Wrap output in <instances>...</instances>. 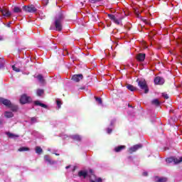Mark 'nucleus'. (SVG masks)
<instances>
[{"label": "nucleus", "mask_w": 182, "mask_h": 182, "mask_svg": "<svg viewBox=\"0 0 182 182\" xmlns=\"http://www.w3.org/2000/svg\"><path fill=\"white\" fill-rule=\"evenodd\" d=\"M63 19H65V14H63V11H60L55 17L54 25L55 28L50 26V31L55 29V31L60 32L62 31V22H63Z\"/></svg>", "instance_id": "obj_1"}, {"label": "nucleus", "mask_w": 182, "mask_h": 182, "mask_svg": "<svg viewBox=\"0 0 182 182\" xmlns=\"http://www.w3.org/2000/svg\"><path fill=\"white\" fill-rule=\"evenodd\" d=\"M0 103H2L3 105H4V106H6V107H9V109H11V110H12V112H16V110H18V106H16L14 104H11V101H9V100H6V99L1 97Z\"/></svg>", "instance_id": "obj_2"}, {"label": "nucleus", "mask_w": 182, "mask_h": 182, "mask_svg": "<svg viewBox=\"0 0 182 182\" xmlns=\"http://www.w3.org/2000/svg\"><path fill=\"white\" fill-rule=\"evenodd\" d=\"M138 82V85L139 86L140 89L144 90V93H149V87H147V84L146 83V80H136Z\"/></svg>", "instance_id": "obj_3"}, {"label": "nucleus", "mask_w": 182, "mask_h": 182, "mask_svg": "<svg viewBox=\"0 0 182 182\" xmlns=\"http://www.w3.org/2000/svg\"><path fill=\"white\" fill-rule=\"evenodd\" d=\"M108 17L109 18V19H111V21H113V22L117 25H120L122 23V20L123 19V17L117 18L116 17V16L113 14H108Z\"/></svg>", "instance_id": "obj_4"}, {"label": "nucleus", "mask_w": 182, "mask_h": 182, "mask_svg": "<svg viewBox=\"0 0 182 182\" xmlns=\"http://www.w3.org/2000/svg\"><path fill=\"white\" fill-rule=\"evenodd\" d=\"M23 11H26V12H29L30 14H33L36 12L37 9L36 7L33 5H30V6H23Z\"/></svg>", "instance_id": "obj_5"}, {"label": "nucleus", "mask_w": 182, "mask_h": 182, "mask_svg": "<svg viewBox=\"0 0 182 182\" xmlns=\"http://www.w3.org/2000/svg\"><path fill=\"white\" fill-rule=\"evenodd\" d=\"M166 163H174L175 164H178V163L182 162V156L179 159L174 158V157H169L166 159Z\"/></svg>", "instance_id": "obj_6"}, {"label": "nucleus", "mask_w": 182, "mask_h": 182, "mask_svg": "<svg viewBox=\"0 0 182 182\" xmlns=\"http://www.w3.org/2000/svg\"><path fill=\"white\" fill-rule=\"evenodd\" d=\"M0 12L2 14L3 16L6 18H9V16H12V12L9 11L6 8H1Z\"/></svg>", "instance_id": "obj_7"}, {"label": "nucleus", "mask_w": 182, "mask_h": 182, "mask_svg": "<svg viewBox=\"0 0 182 182\" xmlns=\"http://www.w3.org/2000/svg\"><path fill=\"white\" fill-rule=\"evenodd\" d=\"M31 99L30 97H28L26 95H23L20 99V102L21 105H26V103H29L31 102Z\"/></svg>", "instance_id": "obj_8"}, {"label": "nucleus", "mask_w": 182, "mask_h": 182, "mask_svg": "<svg viewBox=\"0 0 182 182\" xmlns=\"http://www.w3.org/2000/svg\"><path fill=\"white\" fill-rule=\"evenodd\" d=\"M143 147V145L141 144H136L129 149V153L132 154V153H134V151H137L139 149H141Z\"/></svg>", "instance_id": "obj_9"}, {"label": "nucleus", "mask_w": 182, "mask_h": 182, "mask_svg": "<svg viewBox=\"0 0 182 182\" xmlns=\"http://www.w3.org/2000/svg\"><path fill=\"white\" fill-rule=\"evenodd\" d=\"M164 78L161 77H156L154 79L155 85H164Z\"/></svg>", "instance_id": "obj_10"}, {"label": "nucleus", "mask_w": 182, "mask_h": 182, "mask_svg": "<svg viewBox=\"0 0 182 182\" xmlns=\"http://www.w3.org/2000/svg\"><path fill=\"white\" fill-rule=\"evenodd\" d=\"M82 79H83V75L82 74L74 75L72 77V80L74 82H80Z\"/></svg>", "instance_id": "obj_11"}, {"label": "nucleus", "mask_w": 182, "mask_h": 182, "mask_svg": "<svg viewBox=\"0 0 182 182\" xmlns=\"http://www.w3.org/2000/svg\"><path fill=\"white\" fill-rule=\"evenodd\" d=\"M44 160L46 163H48V164L53 165V164H56V161L52 160L50 157L49 155H45L44 156Z\"/></svg>", "instance_id": "obj_12"}, {"label": "nucleus", "mask_w": 182, "mask_h": 182, "mask_svg": "<svg viewBox=\"0 0 182 182\" xmlns=\"http://www.w3.org/2000/svg\"><path fill=\"white\" fill-rule=\"evenodd\" d=\"M144 59H146V54L144 53H139L136 55V60L138 62H144Z\"/></svg>", "instance_id": "obj_13"}, {"label": "nucleus", "mask_w": 182, "mask_h": 182, "mask_svg": "<svg viewBox=\"0 0 182 182\" xmlns=\"http://www.w3.org/2000/svg\"><path fill=\"white\" fill-rule=\"evenodd\" d=\"M124 149H126V146L120 145V146H116L114 149V151H115V153H120V151H122V150H124Z\"/></svg>", "instance_id": "obj_14"}, {"label": "nucleus", "mask_w": 182, "mask_h": 182, "mask_svg": "<svg viewBox=\"0 0 182 182\" xmlns=\"http://www.w3.org/2000/svg\"><path fill=\"white\" fill-rule=\"evenodd\" d=\"M19 65H22L21 63H16L14 65H12V69L14 72H21V69L19 68Z\"/></svg>", "instance_id": "obj_15"}, {"label": "nucleus", "mask_w": 182, "mask_h": 182, "mask_svg": "<svg viewBox=\"0 0 182 182\" xmlns=\"http://www.w3.org/2000/svg\"><path fill=\"white\" fill-rule=\"evenodd\" d=\"M6 134L9 139H18V137H19V135L11 132H6Z\"/></svg>", "instance_id": "obj_16"}, {"label": "nucleus", "mask_w": 182, "mask_h": 182, "mask_svg": "<svg viewBox=\"0 0 182 182\" xmlns=\"http://www.w3.org/2000/svg\"><path fill=\"white\" fill-rule=\"evenodd\" d=\"M79 177H83V178H86L87 177V172L86 171H80L78 172Z\"/></svg>", "instance_id": "obj_17"}, {"label": "nucleus", "mask_w": 182, "mask_h": 182, "mask_svg": "<svg viewBox=\"0 0 182 182\" xmlns=\"http://www.w3.org/2000/svg\"><path fill=\"white\" fill-rule=\"evenodd\" d=\"M70 138L73 139V140H75L76 141H80V140H82V136L78 134L71 135Z\"/></svg>", "instance_id": "obj_18"}, {"label": "nucleus", "mask_w": 182, "mask_h": 182, "mask_svg": "<svg viewBox=\"0 0 182 182\" xmlns=\"http://www.w3.org/2000/svg\"><path fill=\"white\" fill-rule=\"evenodd\" d=\"M34 103L36 106H41V107H43V109H48V105L41 103V101H35Z\"/></svg>", "instance_id": "obj_19"}, {"label": "nucleus", "mask_w": 182, "mask_h": 182, "mask_svg": "<svg viewBox=\"0 0 182 182\" xmlns=\"http://www.w3.org/2000/svg\"><path fill=\"white\" fill-rule=\"evenodd\" d=\"M4 116L7 119H11V117H14V113L12 112L6 111L4 112Z\"/></svg>", "instance_id": "obj_20"}, {"label": "nucleus", "mask_w": 182, "mask_h": 182, "mask_svg": "<svg viewBox=\"0 0 182 182\" xmlns=\"http://www.w3.org/2000/svg\"><path fill=\"white\" fill-rule=\"evenodd\" d=\"M14 14H19V13L22 12V9H21L18 6H15L14 8Z\"/></svg>", "instance_id": "obj_21"}, {"label": "nucleus", "mask_w": 182, "mask_h": 182, "mask_svg": "<svg viewBox=\"0 0 182 182\" xmlns=\"http://www.w3.org/2000/svg\"><path fill=\"white\" fill-rule=\"evenodd\" d=\"M5 66V60L4 58H0V69H4Z\"/></svg>", "instance_id": "obj_22"}, {"label": "nucleus", "mask_w": 182, "mask_h": 182, "mask_svg": "<svg viewBox=\"0 0 182 182\" xmlns=\"http://www.w3.org/2000/svg\"><path fill=\"white\" fill-rule=\"evenodd\" d=\"M127 88L128 89V90H130L131 92H134V90H136V87H134V86L132 85H127Z\"/></svg>", "instance_id": "obj_23"}, {"label": "nucleus", "mask_w": 182, "mask_h": 182, "mask_svg": "<svg viewBox=\"0 0 182 182\" xmlns=\"http://www.w3.org/2000/svg\"><path fill=\"white\" fill-rule=\"evenodd\" d=\"M42 151H43L42 148H41L40 146L36 147V153L37 154H41L42 153Z\"/></svg>", "instance_id": "obj_24"}, {"label": "nucleus", "mask_w": 182, "mask_h": 182, "mask_svg": "<svg viewBox=\"0 0 182 182\" xmlns=\"http://www.w3.org/2000/svg\"><path fill=\"white\" fill-rule=\"evenodd\" d=\"M37 79L38 80L41 82V83H43L44 80H43V76H42V75H38L37 76Z\"/></svg>", "instance_id": "obj_25"}, {"label": "nucleus", "mask_w": 182, "mask_h": 182, "mask_svg": "<svg viewBox=\"0 0 182 182\" xmlns=\"http://www.w3.org/2000/svg\"><path fill=\"white\" fill-rule=\"evenodd\" d=\"M18 151H29V148L22 146L20 149H18Z\"/></svg>", "instance_id": "obj_26"}, {"label": "nucleus", "mask_w": 182, "mask_h": 182, "mask_svg": "<svg viewBox=\"0 0 182 182\" xmlns=\"http://www.w3.org/2000/svg\"><path fill=\"white\" fill-rule=\"evenodd\" d=\"M157 181L156 182H166L167 178H156Z\"/></svg>", "instance_id": "obj_27"}, {"label": "nucleus", "mask_w": 182, "mask_h": 182, "mask_svg": "<svg viewBox=\"0 0 182 182\" xmlns=\"http://www.w3.org/2000/svg\"><path fill=\"white\" fill-rule=\"evenodd\" d=\"M43 90L38 89L36 91L37 96H41V95H43Z\"/></svg>", "instance_id": "obj_28"}, {"label": "nucleus", "mask_w": 182, "mask_h": 182, "mask_svg": "<svg viewBox=\"0 0 182 182\" xmlns=\"http://www.w3.org/2000/svg\"><path fill=\"white\" fill-rule=\"evenodd\" d=\"M152 105H155L156 106H159L160 105V101L157 99L152 100Z\"/></svg>", "instance_id": "obj_29"}, {"label": "nucleus", "mask_w": 182, "mask_h": 182, "mask_svg": "<svg viewBox=\"0 0 182 182\" xmlns=\"http://www.w3.org/2000/svg\"><path fill=\"white\" fill-rule=\"evenodd\" d=\"M95 99L96 102H97V103L99 105H102V98L97 97H95Z\"/></svg>", "instance_id": "obj_30"}, {"label": "nucleus", "mask_w": 182, "mask_h": 182, "mask_svg": "<svg viewBox=\"0 0 182 182\" xmlns=\"http://www.w3.org/2000/svg\"><path fill=\"white\" fill-rule=\"evenodd\" d=\"M103 0H89L90 4H97V2H102Z\"/></svg>", "instance_id": "obj_31"}, {"label": "nucleus", "mask_w": 182, "mask_h": 182, "mask_svg": "<svg viewBox=\"0 0 182 182\" xmlns=\"http://www.w3.org/2000/svg\"><path fill=\"white\" fill-rule=\"evenodd\" d=\"M102 178H95V181H93L92 179L90 180V182H102Z\"/></svg>", "instance_id": "obj_32"}, {"label": "nucleus", "mask_w": 182, "mask_h": 182, "mask_svg": "<svg viewBox=\"0 0 182 182\" xmlns=\"http://www.w3.org/2000/svg\"><path fill=\"white\" fill-rule=\"evenodd\" d=\"M43 4H44V6H46L48 4H49V0H41Z\"/></svg>", "instance_id": "obj_33"}, {"label": "nucleus", "mask_w": 182, "mask_h": 182, "mask_svg": "<svg viewBox=\"0 0 182 182\" xmlns=\"http://www.w3.org/2000/svg\"><path fill=\"white\" fill-rule=\"evenodd\" d=\"M31 120V123H36L38 122V119H36V117H32Z\"/></svg>", "instance_id": "obj_34"}, {"label": "nucleus", "mask_w": 182, "mask_h": 182, "mask_svg": "<svg viewBox=\"0 0 182 182\" xmlns=\"http://www.w3.org/2000/svg\"><path fill=\"white\" fill-rule=\"evenodd\" d=\"M61 105H62V102L60 100H57V106L58 109H60Z\"/></svg>", "instance_id": "obj_35"}, {"label": "nucleus", "mask_w": 182, "mask_h": 182, "mask_svg": "<svg viewBox=\"0 0 182 182\" xmlns=\"http://www.w3.org/2000/svg\"><path fill=\"white\" fill-rule=\"evenodd\" d=\"M162 96L164 97V99H168V95L166 93H162Z\"/></svg>", "instance_id": "obj_36"}, {"label": "nucleus", "mask_w": 182, "mask_h": 182, "mask_svg": "<svg viewBox=\"0 0 182 182\" xmlns=\"http://www.w3.org/2000/svg\"><path fill=\"white\" fill-rule=\"evenodd\" d=\"M112 129H110V128H107V133L108 134H110V133H112Z\"/></svg>", "instance_id": "obj_37"}, {"label": "nucleus", "mask_w": 182, "mask_h": 182, "mask_svg": "<svg viewBox=\"0 0 182 182\" xmlns=\"http://www.w3.org/2000/svg\"><path fill=\"white\" fill-rule=\"evenodd\" d=\"M116 122V119H112L110 122V126H113L114 124V122Z\"/></svg>", "instance_id": "obj_38"}, {"label": "nucleus", "mask_w": 182, "mask_h": 182, "mask_svg": "<svg viewBox=\"0 0 182 182\" xmlns=\"http://www.w3.org/2000/svg\"><path fill=\"white\" fill-rule=\"evenodd\" d=\"M11 23H12V22H9V23L6 25V27H7V28H11Z\"/></svg>", "instance_id": "obj_39"}, {"label": "nucleus", "mask_w": 182, "mask_h": 182, "mask_svg": "<svg viewBox=\"0 0 182 182\" xmlns=\"http://www.w3.org/2000/svg\"><path fill=\"white\" fill-rule=\"evenodd\" d=\"M147 175H148L147 172H144L143 173V176H144L145 177L147 176Z\"/></svg>", "instance_id": "obj_40"}, {"label": "nucleus", "mask_w": 182, "mask_h": 182, "mask_svg": "<svg viewBox=\"0 0 182 182\" xmlns=\"http://www.w3.org/2000/svg\"><path fill=\"white\" fill-rule=\"evenodd\" d=\"M65 168H66V170H68V168H70V166H67L65 167Z\"/></svg>", "instance_id": "obj_41"}, {"label": "nucleus", "mask_w": 182, "mask_h": 182, "mask_svg": "<svg viewBox=\"0 0 182 182\" xmlns=\"http://www.w3.org/2000/svg\"><path fill=\"white\" fill-rule=\"evenodd\" d=\"M53 154H55V156H59V154L53 153Z\"/></svg>", "instance_id": "obj_42"}, {"label": "nucleus", "mask_w": 182, "mask_h": 182, "mask_svg": "<svg viewBox=\"0 0 182 182\" xmlns=\"http://www.w3.org/2000/svg\"><path fill=\"white\" fill-rule=\"evenodd\" d=\"M2 36H0V41H2Z\"/></svg>", "instance_id": "obj_43"}, {"label": "nucleus", "mask_w": 182, "mask_h": 182, "mask_svg": "<svg viewBox=\"0 0 182 182\" xmlns=\"http://www.w3.org/2000/svg\"><path fill=\"white\" fill-rule=\"evenodd\" d=\"M2 123H3V122H2V121H1V120H0V125H1V124H2Z\"/></svg>", "instance_id": "obj_44"}, {"label": "nucleus", "mask_w": 182, "mask_h": 182, "mask_svg": "<svg viewBox=\"0 0 182 182\" xmlns=\"http://www.w3.org/2000/svg\"><path fill=\"white\" fill-rule=\"evenodd\" d=\"M48 151H50V149H48Z\"/></svg>", "instance_id": "obj_45"}, {"label": "nucleus", "mask_w": 182, "mask_h": 182, "mask_svg": "<svg viewBox=\"0 0 182 182\" xmlns=\"http://www.w3.org/2000/svg\"><path fill=\"white\" fill-rule=\"evenodd\" d=\"M144 22H146V20H144Z\"/></svg>", "instance_id": "obj_46"}]
</instances>
